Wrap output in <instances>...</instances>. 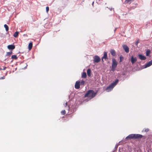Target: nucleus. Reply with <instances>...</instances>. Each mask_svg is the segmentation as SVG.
<instances>
[{
  "label": "nucleus",
  "mask_w": 152,
  "mask_h": 152,
  "mask_svg": "<svg viewBox=\"0 0 152 152\" xmlns=\"http://www.w3.org/2000/svg\"><path fill=\"white\" fill-rule=\"evenodd\" d=\"M87 74L90 77L91 75V69H88L87 70Z\"/></svg>",
  "instance_id": "nucleus-15"
},
{
  "label": "nucleus",
  "mask_w": 152,
  "mask_h": 152,
  "mask_svg": "<svg viewBox=\"0 0 152 152\" xmlns=\"http://www.w3.org/2000/svg\"><path fill=\"white\" fill-rule=\"evenodd\" d=\"M86 74L85 72H83L82 75V77L83 78H86Z\"/></svg>",
  "instance_id": "nucleus-17"
},
{
  "label": "nucleus",
  "mask_w": 152,
  "mask_h": 152,
  "mask_svg": "<svg viewBox=\"0 0 152 152\" xmlns=\"http://www.w3.org/2000/svg\"><path fill=\"white\" fill-rule=\"evenodd\" d=\"M65 110H64V111H62V113H63V114L64 115L65 114Z\"/></svg>",
  "instance_id": "nucleus-31"
},
{
  "label": "nucleus",
  "mask_w": 152,
  "mask_h": 152,
  "mask_svg": "<svg viewBox=\"0 0 152 152\" xmlns=\"http://www.w3.org/2000/svg\"><path fill=\"white\" fill-rule=\"evenodd\" d=\"M149 131V129L148 128H145L144 129V131L145 132H148Z\"/></svg>",
  "instance_id": "nucleus-26"
},
{
  "label": "nucleus",
  "mask_w": 152,
  "mask_h": 152,
  "mask_svg": "<svg viewBox=\"0 0 152 152\" xmlns=\"http://www.w3.org/2000/svg\"><path fill=\"white\" fill-rule=\"evenodd\" d=\"M80 81H77L75 85V88L76 89H79L80 88Z\"/></svg>",
  "instance_id": "nucleus-6"
},
{
  "label": "nucleus",
  "mask_w": 152,
  "mask_h": 152,
  "mask_svg": "<svg viewBox=\"0 0 152 152\" xmlns=\"http://www.w3.org/2000/svg\"><path fill=\"white\" fill-rule=\"evenodd\" d=\"M115 68H113V66H112V70L113 71H114Z\"/></svg>",
  "instance_id": "nucleus-29"
},
{
  "label": "nucleus",
  "mask_w": 152,
  "mask_h": 152,
  "mask_svg": "<svg viewBox=\"0 0 152 152\" xmlns=\"http://www.w3.org/2000/svg\"><path fill=\"white\" fill-rule=\"evenodd\" d=\"M5 76H3L2 77H1L0 78V80L4 79H5Z\"/></svg>",
  "instance_id": "nucleus-28"
},
{
  "label": "nucleus",
  "mask_w": 152,
  "mask_h": 152,
  "mask_svg": "<svg viewBox=\"0 0 152 152\" xmlns=\"http://www.w3.org/2000/svg\"><path fill=\"white\" fill-rule=\"evenodd\" d=\"M131 62L132 64H134L137 61V59L136 58H134L133 56H132L131 58Z\"/></svg>",
  "instance_id": "nucleus-9"
},
{
  "label": "nucleus",
  "mask_w": 152,
  "mask_h": 152,
  "mask_svg": "<svg viewBox=\"0 0 152 152\" xmlns=\"http://www.w3.org/2000/svg\"><path fill=\"white\" fill-rule=\"evenodd\" d=\"M100 61V58L97 56H95L94 57L93 61L94 63H98Z\"/></svg>",
  "instance_id": "nucleus-5"
},
{
  "label": "nucleus",
  "mask_w": 152,
  "mask_h": 152,
  "mask_svg": "<svg viewBox=\"0 0 152 152\" xmlns=\"http://www.w3.org/2000/svg\"><path fill=\"white\" fill-rule=\"evenodd\" d=\"M111 54L113 56H114L116 55L115 51L113 49H111L110 51Z\"/></svg>",
  "instance_id": "nucleus-13"
},
{
  "label": "nucleus",
  "mask_w": 152,
  "mask_h": 152,
  "mask_svg": "<svg viewBox=\"0 0 152 152\" xmlns=\"http://www.w3.org/2000/svg\"><path fill=\"white\" fill-rule=\"evenodd\" d=\"M107 53L105 52H104V56H103V57L102 58V60L103 61V58H105V59H107Z\"/></svg>",
  "instance_id": "nucleus-12"
},
{
  "label": "nucleus",
  "mask_w": 152,
  "mask_h": 152,
  "mask_svg": "<svg viewBox=\"0 0 152 152\" xmlns=\"http://www.w3.org/2000/svg\"><path fill=\"white\" fill-rule=\"evenodd\" d=\"M143 136L139 134H131L126 137V139H138L142 138Z\"/></svg>",
  "instance_id": "nucleus-1"
},
{
  "label": "nucleus",
  "mask_w": 152,
  "mask_h": 152,
  "mask_svg": "<svg viewBox=\"0 0 152 152\" xmlns=\"http://www.w3.org/2000/svg\"><path fill=\"white\" fill-rule=\"evenodd\" d=\"M138 56L139 58L141 60H144L146 59V57L145 56L142 55H139Z\"/></svg>",
  "instance_id": "nucleus-11"
},
{
  "label": "nucleus",
  "mask_w": 152,
  "mask_h": 152,
  "mask_svg": "<svg viewBox=\"0 0 152 152\" xmlns=\"http://www.w3.org/2000/svg\"><path fill=\"white\" fill-rule=\"evenodd\" d=\"M134 0H126L125 1V2L126 3H129V2H130V1H134Z\"/></svg>",
  "instance_id": "nucleus-23"
},
{
  "label": "nucleus",
  "mask_w": 152,
  "mask_h": 152,
  "mask_svg": "<svg viewBox=\"0 0 152 152\" xmlns=\"http://www.w3.org/2000/svg\"><path fill=\"white\" fill-rule=\"evenodd\" d=\"M15 48V46L14 45H10L7 46V48L9 50H13Z\"/></svg>",
  "instance_id": "nucleus-8"
},
{
  "label": "nucleus",
  "mask_w": 152,
  "mask_h": 152,
  "mask_svg": "<svg viewBox=\"0 0 152 152\" xmlns=\"http://www.w3.org/2000/svg\"><path fill=\"white\" fill-rule=\"evenodd\" d=\"M46 9V12L48 13L49 10V7H47Z\"/></svg>",
  "instance_id": "nucleus-27"
},
{
  "label": "nucleus",
  "mask_w": 152,
  "mask_h": 152,
  "mask_svg": "<svg viewBox=\"0 0 152 152\" xmlns=\"http://www.w3.org/2000/svg\"><path fill=\"white\" fill-rule=\"evenodd\" d=\"M4 27L5 28V30L7 31H8L9 30V27L7 24L4 25Z\"/></svg>",
  "instance_id": "nucleus-19"
},
{
  "label": "nucleus",
  "mask_w": 152,
  "mask_h": 152,
  "mask_svg": "<svg viewBox=\"0 0 152 152\" xmlns=\"http://www.w3.org/2000/svg\"><path fill=\"white\" fill-rule=\"evenodd\" d=\"M11 58L12 59L15 60H17L18 59V57L16 55H12L11 56Z\"/></svg>",
  "instance_id": "nucleus-18"
},
{
  "label": "nucleus",
  "mask_w": 152,
  "mask_h": 152,
  "mask_svg": "<svg viewBox=\"0 0 152 152\" xmlns=\"http://www.w3.org/2000/svg\"><path fill=\"white\" fill-rule=\"evenodd\" d=\"M112 66L113 68H116L117 65L118 63L115 58L112 59Z\"/></svg>",
  "instance_id": "nucleus-4"
},
{
  "label": "nucleus",
  "mask_w": 152,
  "mask_h": 152,
  "mask_svg": "<svg viewBox=\"0 0 152 152\" xmlns=\"http://www.w3.org/2000/svg\"><path fill=\"white\" fill-rule=\"evenodd\" d=\"M152 65V60L150 61L147 63L145 64V68H147V67H149Z\"/></svg>",
  "instance_id": "nucleus-10"
},
{
  "label": "nucleus",
  "mask_w": 152,
  "mask_h": 152,
  "mask_svg": "<svg viewBox=\"0 0 152 152\" xmlns=\"http://www.w3.org/2000/svg\"><path fill=\"white\" fill-rule=\"evenodd\" d=\"M96 94V93L93 90H89L87 92L84 96L86 97L93 98L95 96Z\"/></svg>",
  "instance_id": "nucleus-2"
},
{
  "label": "nucleus",
  "mask_w": 152,
  "mask_h": 152,
  "mask_svg": "<svg viewBox=\"0 0 152 152\" xmlns=\"http://www.w3.org/2000/svg\"><path fill=\"white\" fill-rule=\"evenodd\" d=\"M85 83V81L83 80H82L80 81V85H83Z\"/></svg>",
  "instance_id": "nucleus-22"
},
{
  "label": "nucleus",
  "mask_w": 152,
  "mask_h": 152,
  "mask_svg": "<svg viewBox=\"0 0 152 152\" xmlns=\"http://www.w3.org/2000/svg\"><path fill=\"white\" fill-rule=\"evenodd\" d=\"M122 47L124 49L126 53H128L129 52V48L126 45H123Z\"/></svg>",
  "instance_id": "nucleus-7"
},
{
  "label": "nucleus",
  "mask_w": 152,
  "mask_h": 152,
  "mask_svg": "<svg viewBox=\"0 0 152 152\" xmlns=\"http://www.w3.org/2000/svg\"><path fill=\"white\" fill-rule=\"evenodd\" d=\"M151 53L150 50H148L146 51V56H149V54Z\"/></svg>",
  "instance_id": "nucleus-20"
},
{
  "label": "nucleus",
  "mask_w": 152,
  "mask_h": 152,
  "mask_svg": "<svg viewBox=\"0 0 152 152\" xmlns=\"http://www.w3.org/2000/svg\"><path fill=\"white\" fill-rule=\"evenodd\" d=\"M32 45H33L32 42H30L29 43V44H28V49L29 50H30L31 49L32 47Z\"/></svg>",
  "instance_id": "nucleus-14"
},
{
  "label": "nucleus",
  "mask_w": 152,
  "mask_h": 152,
  "mask_svg": "<svg viewBox=\"0 0 152 152\" xmlns=\"http://www.w3.org/2000/svg\"><path fill=\"white\" fill-rule=\"evenodd\" d=\"M118 79L116 80L114 82H113L110 85L108 86L106 88V90L107 92H109L112 90L113 88L115 86L118 82Z\"/></svg>",
  "instance_id": "nucleus-3"
},
{
  "label": "nucleus",
  "mask_w": 152,
  "mask_h": 152,
  "mask_svg": "<svg viewBox=\"0 0 152 152\" xmlns=\"http://www.w3.org/2000/svg\"><path fill=\"white\" fill-rule=\"evenodd\" d=\"M139 41L138 40H137L136 42L135 43V44L137 45V44L139 43Z\"/></svg>",
  "instance_id": "nucleus-30"
},
{
  "label": "nucleus",
  "mask_w": 152,
  "mask_h": 152,
  "mask_svg": "<svg viewBox=\"0 0 152 152\" xmlns=\"http://www.w3.org/2000/svg\"><path fill=\"white\" fill-rule=\"evenodd\" d=\"M120 62H121L123 60L124 58L122 56H121L119 57Z\"/></svg>",
  "instance_id": "nucleus-24"
},
{
  "label": "nucleus",
  "mask_w": 152,
  "mask_h": 152,
  "mask_svg": "<svg viewBox=\"0 0 152 152\" xmlns=\"http://www.w3.org/2000/svg\"><path fill=\"white\" fill-rule=\"evenodd\" d=\"M6 68H7V67H6L3 66L2 68L1 67L0 68V70H5Z\"/></svg>",
  "instance_id": "nucleus-25"
},
{
  "label": "nucleus",
  "mask_w": 152,
  "mask_h": 152,
  "mask_svg": "<svg viewBox=\"0 0 152 152\" xmlns=\"http://www.w3.org/2000/svg\"><path fill=\"white\" fill-rule=\"evenodd\" d=\"M12 51L10 52H7L6 53L7 56H10L11 54H12Z\"/></svg>",
  "instance_id": "nucleus-21"
},
{
  "label": "nucleus",
  "mask_w": 152,
  "mask_h": 152,
  "mask_svg": "<svg viewBox=\"0 0 152 152\" xmlns=\"http://www.w3.org/2000/svg\"><path fill=\"white\" fill-rule=\"evenodd\" d=\"M19 34V32L18 31H16L13 34V36L15 37H17L18 36Z\"/></svg>",
  "instance_id": "nucleus-16"
}]
</instances>
